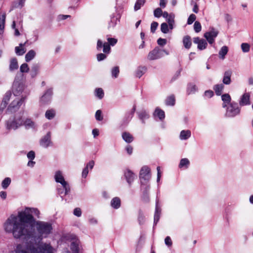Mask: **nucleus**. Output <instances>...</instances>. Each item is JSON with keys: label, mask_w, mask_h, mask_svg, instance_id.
Segmentation results:
<instances>
[{"label": "nucleus", "mask_w": 253, "mask_h": 253, "mask_svg": "<svg viewBox=\"0 0 253 253\" xmlns=\"http://www.w3.org/2000/svg\"><path fill=\"white\" fill-rule=\"evenodd\" d=\"M40 214L37 209L26 208L17 215L12 214L6 219L3 224L5 231L12 234L15 239L25 240L8 253H53L50 244L41 242L52 233V224L36 220L34 215L39 218Z\"/></svg>", "instance_id": "1"}, {"label": "nucleus", "mask_w": 253, "mask_h": 253, "mask_svg": "<svg viewBox=\"0 0 253 253\" xmlns=\"http://www.w3.org/2000/svg\"><path fill=\"white\" fill-rule=\"evenodd\" d=\"M23 125V120L20 116H15L10 118L5 122V126L7 129L16 130Z\"/></svg>", "instance_id": "2"}, {"label": "nucleus", "mask_w": 253, "mask_h": 253, "mask_svg": "<svg viewBox=\"0 0 253 253\" xmlns=\"http://www.w3.org/2000/svg\"><path fill=\"white\" fill-rule=\"evenodd\" d=\"M240 108L235 102L230 103L226 108L225 116L228 118H233L240 113Z\"/></svg>", "instance_id": "3"}, {"label": "nucleus", "mask_w": 253, "mask_h": 253, "mask_svg": "<svg viewBox=\"0 0 253 253\" xmlns=\"http://www.w3.org/2000/svg\"><path fill=\"white\" fill-rule=\"evenodd\" d=\"M54 179L56 182L60 183L62 185L65 189V194H68L70 191V188L67 182L65 180L62 172L60 170L56 171Z\"/></svg>", "instance_id": "4"}, {"label": "nucleus", "mask_w": 253, "mask_h": 253, "mask_svg": "<svg viewBox=\"0 0 253 253\" xmlns=\"http://www.w3.org/2000/svg\"><path fill=\"white\" fill-rule=\"evenodd\" d=\"M163 53H165L167 55L169 54L168 52L165 50L161 49L158 47H156L154 49L149 52L147 58L149 60L158 59L163 56Z\"/></svg>", "instance_id": "5"}, {"label": "nucleus", "mask_w": 253, "mask_h": 253, "mask_svg": "<svg viewBox=\"0 0 253 253\" xmlns=\"http://www.w3.org/2000/svg\"><path fill=\"white\" fill-rule=\"evenodd\" d=\"M139 178L142 185H145L151 178L150 169L147 166H143L140 171ZM143 186H142L143 187Z\"/></svg>", "instance_id": "6"}, {"label": "nucleus", "mask_w": 253, "mask_h": 253, "mask_svg": "<svg viewBox=\"0 0 253 253\" xmlns=\"http://www.w3.org/2000/svg\"><path fill=\"white\" fill-rule=\"evenodd\" d=\"M26 96V94H22L21 98L20 99H16L14 100L7 108V112L13 113L16 111L24 102Z\"/></svg>", "instance_id": "7"}, {"label": "nucleus", "mask_w": 253, "mask_h": 253, "mask_svg": "<svg viewBox=\"0 0 253 253\" xmlns=\"http://www.w3.org/2000/svg\"><path fill=\"white\" fill-rule=\"evenodd\" d=\"M218 33L219 32L217 30L213 27H211L209 29V31L204 34V36L208 42L211 44L214 42L215 39L217 36Z\"/></svg>", "instance_id": "8"}, {"label": "nucleus", "mask_w": 253, "mask_h": 253, "mask_svg": "<svg viewBox=\"0 0 253 253\" xmlns=\"http://www.w3.org/2000/svg\"><path fill=\"white\" fill-rule=\"evenodd\" d=\"M24 86L22 83L17 81L15 79L13 82L12 89L14 96H18L22 94L24 91Z\"/></svg>", "instance_id": "9"}, {"label": "nucleus", "mask_w": 253, "mask_h": 253, "mask_svg": "<svg viewBox=\"0 0 253 253\" xmlns=\"http://www.w3.org/2000/svg\"><path fill=\"white\" fill-rule=\"evenodd\" d=\"M52 94V88L47 89L40 99L41 104L45 105L49 103L51 101Z\"/></svg>", "instance_id": "10"}, {"label": "nucleus", "mask_w": 253, "mask_h": 253, "mask_svg": "<svg viewBox=\"0 0 253 253\" xmlns=\"http://www.w3.org/2000/svg\"><path fill=\"white\" fill-rule=\"evenodd\" d=\"M102 47H103V51L104 53L109 54L110 52L111 48L109 44L107 42L103 43L100 40H98L97 41L96 48L98 50L100 51Z\"/></svg>", "instance_id": "11"}, {"label": "nucleus", "mask_w": 253, "mask_h": 253, "mask_svg": "<svg viewBox=\"0 0 253 253\" xmlns=\"http://www.w3.org/2000/svg\"><path fill=\"white\" fill-rule=\"evenodd\" d=\"M51 143V133L50 132H48L41 139L40 145L44 148H47Z\"/></svg>", "instance_id": "12"}, {"label": "nucleus", "mask_w": 253, "mask_h": 253, "mask_svg": "<svg viewBox=\"0 0 253 253\" xmlns=\"http://www.w3.org/2000/svg\"><path fill=\"white\" fill-rule=\"evenodd\" d=\"M194 43L197 44V48L200 50H202L207 48L208 45L207 42L204 39H201L199 37H195L193 39Z\"/></svg>", "instance_id": "13"}, {"label": "nucleus", "mask_w": 253, "mask_h": 253, "mask_svg": "<svg viewBox=\"0 0 253 253\" xmlns=\"http://www.w3.org/2000/svg\"><path fill=\"white\" fill-rule=\"evenodd\" d=\"M159 199L157 198L156 201L155 211L154 217V224L156 225L159 221L161 213V208L159 206Z\"/></svg>", "instance_id": "14"}, {"label": "nucleus", "mask_w": 253, "mask_h": 253, "mask_svg": "<svg viewBox=\"0 0 253 253\" xmlns=\"http://www.w3.org/2000/svg\"><path fill=\"white\" fill-rule=\"evenodd\" d=\"M250 95L249 93H244L240 97L239 104L241 106L249 105L250 104Z\"/></svg>", "instance_id": "15"}, {"label": "nucleus", "mask_w": 253, "mask_h": 253, "mask_svg": "<svg viewBox=\"0 0 253 253\" xmlns=\"http://www.w3.org/2000/svg\"><path fill=\"white\" fill-rule=\"evenodd\" d=\"M138 118L141 121L142 124L145 123V120L150 117L149 112L146 110L142 109L137 112Z\"/></svg>", "instance_id": "16"}, {"label": "nucleus", "mask_w": 253, "mask_h": 253, "mask_svg": "<svg viewBox=\"0 0 253 253\" xmlns=\"http://www.w3.org/2000/svg\"><path fill=\"white\" fill-rule=\"evenodd\" d=\"M125 176L127 183L129 184H131V183L133 181L134 179L136 177L135 174L129 169H127L125 171Z\"/></svg>", "instance_id": "17"}, {"label": "nucleus", "mask_w": 253, "mask_h": 253, "mask_svg": "<svg viewBox=\"0 0 253 253\" xmlns=\"http://www.w3.org/2000/svg\"><path fill=\"white\" fill-rule=\"evenodd\" d=\"M23 125H24L26 129L36 128L37 125L34 122L30 119H27L25 121H23Z\"/></svg>", "instance_id": "18"}, {"label": "nucleus", "mask_w": 253, "mask_h": 253, "mask_svg": "<svg viewBox=\"0 0 253 253\" xmlns=\"http://www.w3.org/2000/svg\"><path fill=\"white\" fill-rule=\"evenodd\" d=\"M232 71L228 70L225 72L223 78V83L225 84H229L231 83V77Z\"/></svg>", "instance_id": "19"}, {"label": "nucleus", "mask_w": 253, "mask_h": 253, "mask_svg": "<svg viewBox=\"0 0 253 253\" xmlns=\"http://www.w3.org/2000/svg\"><path fill=\"white\" fill-rule=\"evenodd\" d=\"M191 132L190 130H183L181 131L179 138L182 140H185L191 137Z\"/></svg>", "instance_id": "20"}, {"label": "nucleus", "mask_w": 253, "mask_h": 253, "mask_svg": "<svg viewBox=\"0 0 253 253\" xmlns=\"http://www.w3.org/2000/svg\"><path fill=\"white\" fill-rule=\"evenodd\" d=\"M174 18V14L172 13H170L169 17L166 19V20L168 22L167 24L169 25L170 30H172L174 28L175 23Z\"/></svg>", "instance_id": "21"}, {"label": "nucleus", "mask_w": 253, "mask_h": 253, "mask_svg": "<svg viewBox=\"0 0 253 253\" xmlns=\"http://www.w3.org/2000/svg\"><path fill=\"white\" fill-rule=\"evenodd\" d=\"M155 117H158L160 120H163L165 117V112L159 108H156L153 114Z\"/></svg>", "instance_id": "22"}, {"label": "nucleus", "mask_w": 253, "mask_h": 253, "mask_svg": "<svg viewBox=\"0 0 253 253\" xmlns=\"http://www.w3.org/2000/svg\"><path fill=\"white\" fill-rule=\"evenodd\" d=\"M18 68L17 60L16 58L11 59L9 64V70L12 72Z\"/></svg>", "instance_id": "23"}, {"label": "nucleus", "mask_w": 253, "mask_h": 253, "mask_svg": "<svg viewBox=\"0 0 253 253\" xmlns=\"http://www.w3.org/2000/svg\"><path fill=\"white\" fill-rule=\"evenodd\" d=\"M190 165V161L187 158H183L180 160L178 165L179 169H187Z\"/></svg>", "instance_id": "24"}, {"label": "nucleus", "mask_w": 253, "mask_h": 253, "mask_svg": "<svg viewBox=\"0 0 253 253\" xmlns=\"http://www.w3.org/2000/svg\"><path fill=\"white\" fill-rule=\"evenodd\" d=\"M183 43L186 49H189L192 45L191 39L189 36H186L183 38Z\"/></svg>", "instance_id": "25"}, {"label": "nucleus", "mask_w": 253, "mask_h": 253, "mask_svg": "<svg viewBox=\"0 0 253 253\" xmlns=\"http://www.w3.org/2000/svg\"><path fill=\"white\" fill-rule=\"evenodd\" d=\"M147 68L145 66H139L135 71V76L140 78L146 72Z\"/></svg>", "instance_id": "26"}, {"label": "nucleus", "mask_w": 253, "mask_h": 253, "mask_svg": "<svg viewBox=\"0 0 253 253\" xmlns=\"http://www.w3.org/2000/svg\"><path fill=\"white\" fill-rule=\"evenodd\" d=\"M111 206L114 209H118L121 206V200L118 197H115L111 201Z\"/></svg>", "instance_id": "27"}, {"label": "nucleus", "mask_w": 253, "mask_h": 253, "mask_svg": "<svg viewBox=\"0 0 253 253\" xmlns=\"http://www.w3.org/2000/svg\"><path fill=\"white\" fill-rule=\"evenodd\" d=\"M27 42L24 43H20L19 46H16L15 48V53L17 55H22L25 52L26 50L23 47Z\"/></svg>", "instance_id": "28"}, {"label": "nucleus", "mask_w": 253, "mask_h": 253, "mask_svg": "<svg viewBox=\"0 0 253 253\" xmlns=\"http://www.w3.org/2000/svg\"><path fill=\"white\" fill-rule=\"evenodd\" d=\"M6 15L3 14L0 15V35H2L4 32Z\"/></svg>", "instance_id": "29"}, {"label": "nucleus", "mask_w": 253, "mask_h": 253, "mask_svg": "<svg viewBox=\"0 0 253 253\" xmlns=\"http://www.w3.org/2000/svg\"><path fill=\"white\" fill-rule=\"evenodd\" d=\"M175 103V99L174 95H170L167 97L165 100V104L167 106H174Z\"/></svg>", "instance_id": "30"}, {"label": "nucleus", "mask_w": 253, "mask_h": 253, "mask_svg": "<svg viewBox=\"0 0 253 253\" xmlns=\"http://www.w3.org/2000/svg\"><path fill=\"white\" fill-rule=\"evenodd\" d=\"M70 248L73 253H79V242L77 240L71 242Z\"/></svg>", "instance_id": "31"}, {"label": "nucleus", "mask_w": 253, "mask_h": 253, "mask_svg": "<svg viewBox=\"0 0 253 253\" xmlns=\"http://www.w3.org/2000/svg\"><path fill=\"white\" fill-rule=\"evenodd\" d=\"M122 138L127 143H130L133 140L132 135L127 132H124L122 133Z\"/></svg>", "instance_id": "32"}, {"label": "nucleus", "mask_w": 253, "mask_h": 253, "mask_svg": "<svg viewBox=\"0 0 253 253\" xmlns=\"http://www.w3.org/2000/svg\"><path fill=\"white\" fill-rule=\"evenodd\" d=\"M36 56V52L34 50H29L25 55V60L26 62H29L32 60Z\"/></svg>", "instance_id": "33"}, {"label": "nucleus", "mask_w": 253, "mask_h": 253, "mask_svg": "<svg viewBox=\"0 0 253 253\" xmlns=\"http://www.w3.org/2000/svg\"><path fill=\"white\" fill-rule=\"evenodd\" d=\"M197 90V87L195 84L192 83L188 84L187 89V92L188 94L194 93Z\"/></svg>", "instance_id": "34"}, {"label": "nucleus", "mask_w": 253, "mask_h": 253, "mask_svg": "<svg viewBox=\"0 0 253 253\" xmlns=\"http://www.w3.org/2000/svg\"><path fill=\"white\" fill-rule=\"evenodd\" d=\"M228 51V48L227 46H222L219 51V57L222 59H224L225 58V56L227 54Z\"/></svg>", "instance_id": "35"}, {"label": "nucleus", "mask_w": 253, "mask_h": 253, "mask_svg": "<svg viewBox=\"0 0 253 253\" xmlns=\"http://www.w3.org/2000/svg\"><path fill=\"white\" fill-rule=\"evenodd\" d=\"M136 110V107L135 106H134L131 109V110L127 113L126 115L125 119H126V121L127 122H129L131 120V119L132 118L134 113Z\"/></svg>", "instance_id": "36"}, {"label": "nucleus", "mask_w": 253, "mask_h": 253, "mask_svg": "<svg viewBox=\"0 0 253 253\" xmlns=\"http://www.w3.org/2000/svg\"><path fill=\"white\" fill-rule=\"evenodd\" d=\"M224 85L223 84H216L213 87V89L217 95H220L221 94Z\"/></svg>", "instance_id": "37"}, {"label": "nucleus", "mask_w": 253, "mask_h": 253, "mask_svg": "<svg viewBox=\"0 0 253 253\" xmlns=\"http://www.w3.org/2000/svg\"><path fill=\"white\" fill-rule=\"evenodd\" d=\"M55 115V112L53 109L48 110L45 114V118L48 120L52 119Z\"/></svg>", "instance_id": "38"}, {"label": "nucleus", "mask_w": 253, "mask_h": 253, "mask_svg": "<svg viewBox=\"0 0 253 253\" xmlns=\"http://www.w3.org/2000/svg\"><path fill=\"white\" fill-rule=\"evenodd\" d=\"M145 2V0H137L134 5V9L137 11L140 9L141 7L143 6Z\"/></svg>", "instance_id": "39"}, {"label": "nucleus", "mask_w": 253, "mask_h": 253, "mask_svg": "<svg viewBox=\"0 0 253 253\" xmlns=\"http://www.w3.org/2000/svg\"><path fill=\"white\" fill-rule=\"evenodd\" d=\"M169 26L167 23H163L161 25V31L164 34H167L169 32Z\"/></svg>", "instance_id": "40"}, {"label": "nucleus", "mask_w": 253, "mask_h": 253, "mask_svg": "<svg viewBox=\"0 0 253 253\" xmlns=\"http://www.w3.org/2000/svg\"><path fill=\"white\" fill-rule=\"evenodd\" d=\"M138 221L140 225L143 224L145 221V216L141 210L139 211Z\"/></svg>", "instance_id": "41"}, {"label": "nucleus", "mask_w": 253, "mask_h": 253, "mask_svg": "<svg viewBox=\"0 0 253 253\" xmlns=\"http://www.w3.org/2000/svg\"><path fill=\"white\" fill-rule=\"evenodd\" d=\"M11 183V179L9 177H6L2 181L1 185L3 189H6Z\"/></svg>", "instance_id": "42"}, {"label": "nucleus", "mask_w": 253, "mask_h": 253, "mask_svg": "<svg viewBox=\"0 0 253 253\" xmlns=\"http://www.w3.org/2000/svg\"><path fill=\"white\" fill-rule=\"evenodd\" d=\"M222 100L223 102L227 103L229 105L231 102V98L229 94H224L221 96Z\"/></svg>", "instance_id": "43"}, {"label": "nucleus", "mask_w": 253, "mask_h": 253, "mask_svg": "<svg viewBox=\"0 0 253 253\" xmlns=\"http://www.w3.org/2000/svg\"><path fill=\"white\" fill-rule=\"evenodd\" d=\"M39 69V66L38 64H35L32 67L31 69V76L32 77H35Z\"/></svg>", "instance_id": "44"}, {"label": "nucleus", "mask_w": 253, "mask_h": 253, "mask_svg": "<svg viewBox=\"0 0 253 253\" xmlns=\"http://www.w3.org/2000/svg\"><path fill=\"white\" fill-rule=\"evenodd\" d=\"M95 94L99 99H102L104 96V91L101 88H96L95 90Z\"/></svg>", "instance_id": "45"}, {"label": "nucleus", "mask_w": 253, "mask_h": 253, "mask_svg": "<svg viewBox=\"0 0 253 253\" xmlns=\"http://www.w3.org/2000/svg\"><path fill=\"white\" fill-rule=\"evenodd\" d=\"M120 73L119 68L118 66L114 67L112 68L111 71L112 76L115 78L118 77Z\"/></svg>", "instance_id": "46"}, {"label": "nucleus", "mask_w": 253, "mask_h": 253, "mask_svg": "<svg viewBox=\"0 0 253 253\" xmlns=\"http://www.w3.org/2000/svg\"><path fill=\"white\" fill-rule=\"evenodd\" d=\"M243 52H248L250 49V45L248 43H242L241 45Z\"/></svg>", "instance_id": "47"}, {"label": "nucleus", "mask_w": 253, "mask_h": 253, "mask_svg": "<svg viewBox=\"0 0 253 253\" xmlns=\"http://www.w3.org/2000/svg\"><path fill=\"white\" fill-rule=\"evenodd\" d=\"M20 70L21 73L28 72L29 68L28 64L27 63L22 64L20 67Z\"/></svg>", "instance_id": "48"}, {"label": "nucleus", "mask_w": 253, "mask_h": 253, "mask_svg": "<svg viewBox=\"0 0 253 253\" xmlns=\"http://www.w3.org/2000/svg\"><path fill=\"white\" fill-rule=\"evenodd\" d=\"M95 119L98 121H101L103 120V117L102 115V111L100 110L96 111L95 115Z\"/></svg>", "instance_id": "49"}, {"label": "nucleus", "mask_w": 253, "mask_h": 253, "mask_svg": "<svg viewBox=\"0 0 253 253\" xmlns=\"http://www.w3.org/2000/svg\"><path fill=\"white\" fill-rule=\"evenodd\" d=\"M163 14V11L161 8H157L154 11V15L155 17L159 18Z\"/></svg>", "instance_id": "50"}, {"label": "nucleus", "mask_w": 253, "mask_h": 253, "mask_svg": "<svg viewBox=\"0 0 253 253\" xmlns=\"http://www.w3.org/2000/svg\"><path fill=\"white\" fill-rule=\"evenodd\" d=\"M201 25L198 21H196L194 25V29L196 33H199L201 31Z\"/></svg>", "instance_id": "51"}, {"label": "nucleus", "mask_w": 253, "mask_h": 253, "mask_svg": "<svg viewBox=\"0 0 253 253\" xmlns=\"http://www.w3.org/2000/svg\"><path fill=\"white\" fill-rule=\"evenodd\" d=\"M196 16L194 14H191L189 16L187 20V24L188 25H190L193 23V22L196 20Z\"/></svg>", "instance_id": "52"}, {"label": "nucleus", "mask_w": 253, "mask_h": 253, "mask_svg": "<svg viewBox=\"0 0 253 253\" xmlns=\"http://www.w3.org/2000/svg\"><path fill=\"white\" fill-rule=\"evenodd\" d=\"M108 41V43L109 44V45L114 46L115 45L117 42V40L115 38H108L107 39Z\"/></svg>", "instance_id": "53"}, {"label": "nucleus", "mask_w": 253, "mask_h": 253, "mask_svg": "<svg viewBox=\"0 0 253 253\" xmlns=\"http://www.w3.org/2000/svg\"><path fill=\"white\" fill-rule=\"evenodd\" d=\"M158 26V23L157 22H153L151 25V32L154 33L156 30Z\"/></svg>", "instance_id": "54"}, {"label": "nucleus", "mask_w": 253, "mask_h": 253, "mask_svg": "<svg viewBox=\"0 0 253 253\" xmlns=\"http://www.w3.org/2000/svg\"><path fill=\"white\" fill-rule=\"evenodd\" d=\"M157 43L160 46H164L167 43V40L165 39L159 38L157 40Z\"/></svg>", "instance_id": "55"}, {"label": "nucleus", "mask_w": 253, "mask_h": 253, "mask_svg": "<svg viewBox=\"0 0 253 253\" xmlns=\"http://www.w3.org/2000/svg\"><path fill=\"white\" fill-rule=\"evenodd\" d=\"M74 214L78 217H80L82 215V211L80 208H76L74 210Z\"/></svg>", "instance_id": "56"}, {"label": "nucleus", "mask_w": 253, "mask_h": 253, "mask_svg": "<svg viewBox=\"0 0 253 253\" xmlns=\"http://www.w3.org/2000/svg\"><path fill=\"white\" fill-rule=\"evenodd\" d=\"M106 57V55L104 53H99L97 55V59L98 61H101L105 59Z\"/></svg>", "instance_id": "57"}, {"label": "nucleus", "mask_w": 253, "mask_h": 253, "mask_svg": "<svg viewBox=\"0 0 253 253\" xmlns=\"http://www.w3.org/2000/svg\"><path fill=\"white\" fill-rule=\"evenodd\" d=\"M165 244L168 246L170 247L172 244V241L169 236H167L165 239Z\"/></svg>", "instance_id": "58"}, {"label": "nucleus", "mask_w": 253, "mask_h": 253, "mask_svg": "<svg viewBox=\"0 0 253 253\" xmlns=\"http://www.w3.org/2000/svg\"><path fill=\"white\" fill-rule=\"evenodd\" d=\"M11 96V92H7L5 93V94L3 99H2V100L4 101V102H6L8 103V101L9 100Z\"/></svg>", "instance_id": "59"}, {"label": "nucleus", "mask_w": 253, "mask_h": 253, "mask_svg": "<svg viewBox=\"0 0 253 253\" xmlns=\"http://www.w3.org/2000/svg\"><path fill=\"white\" fill-rule=\"evenodd\" d=\"M27 157L29 159L31 160H33L34 159L35 157V152L33 151H30L28 154H27Z\"/></svg>", "instance_id": "60"}, {"label": "nucleus", "mask_w": 253, "mask_h": 253, "mask_svg": "<svg viewBox=\"0 0 253 253\" xmlns=\"http://www.w3.org/2000/svg\"><path fill=\"white\" fill-rule=\"evenodd\" d=\"M213 95V92L212 90H208L205 92V96L208 98H211Z\"/></svg>", "instance_id": "61"}, {"label": "nucleus", "mask_w": 253, "mask_h": 253, "mask_svg": "<svg viewBox=\"0 0 253 253\" xmlns=\"http://www.w3.org/2000/svg\"><path fill=\"white\" fill-rule=\"evenodd\" d=\"M70 17V15H59L57 17V20L59 21L65 20Z\"/></svg>", "instance_id": "62"}, {"label": "nucleus", "mask_w": 253, "mask_h": 253, "mask_svg": "<svg viewBox=\"0 0 253 253\" xmlns=\"http://www.w3.org/2000/svg\"><path fill=\"white\" fill-rule=\"evenodd\" d=\"M88 173V168H87V167H85L83 171H82V177L84 178H86L87 174Z\"/></svg>", "instance_id": "63"}, {"label": "nucleus", "mask_w": 253, "mask_h": 253, "mask_svg": "<svg viewBox=\"0 0 253 253\" xmlns=\"http://www.w3.org/2000/svg\"><path fill=\"white\" fill-rule=\"evenodd\" d=\"M94 165V162L93 160L90 161L87 164L86 167H87V168H89L90 169H92Z\"/></svg>", "instance_id": "64"}]
</instances>
